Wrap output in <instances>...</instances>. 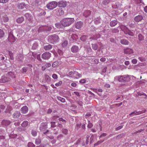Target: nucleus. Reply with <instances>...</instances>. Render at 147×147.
Wrapping results in <instances>:
<instances>
[{"label":"nucleus","mask_w":147,"mask_h":147,"mask_svg":"<svg viewBox=\"0 0 147 147\" xmlns=\"http://www.w3.org/2000/svg\"><path fill=\"white\" fill-rule=\"evenodd\" d=\"M117 77L118 78V80L119 82H123V76H119L117 77H116L115 78Z\"/></svg>","instance_id":"34"},{"label":"nucleus","mask_w":147,"mask_h":147,"mask_svg":"<svg viewBox=\"0 0 147 147\" xmlns=\"http://www.w3.org/2000/svg\"><path fill=\"white\" fill-rule=\"evenodd\" d=\"M90 136L89 135H87L86 137V144H88L89 142V138H90Z\"/></svg>","instance_id":"45"},{"label":"nucleus","mask_w":147,"mask_h":147,"mask_svg":"<svg viewBox=\"0 0 147 147\" xmlns=\"http://www.w3.org/2000/svg\"><path fill=\"white\" fill-rule=\"evenodd\" d=\"M68 43L67 41H65L63 43H62L61 45L63 47H65L67 46Z\"/></svg>","instance_id":"36"},{"label":"nucleus","mask_w":147,"mask_h":147,"mask_svg":"<svg viewBox=\"0 0 147 147\" xmlns=\"http://www.w3.org/2000/svg\"><path fill=\"white\" fill-rule=\"evenodd\" d=\"M83 25V22L81 21H78L76 23L75 26L76 28L79 29L81 28Z\"/></svg>","instance_id":"9"},{"label":"nucleus","mask_w":147,"mask_h":147,"mask_svg":"<svg viewBox=\"0 0 147 147\" xmlns=\"http://www.w3.org/2000/svg\"><path fill=\"white\" fill-rule=\"evenodd\" d=\"M47 68L46 67L45 65H44L42 67V71H44Z\"/></svg>","instance_id":"62"},{"label":"nucleus","mask_w":147,"mask_h":147,"mask_svg":"<svg viewBox=\"0 0 147 147\" xmlns=\"http://www.w3.org/2000/svg\"><path fill=\"white\" fill-rule=\"evenodd\" d=\"M71 52L73 53H76L79 51V49L78 46L74 45L71 47Z\"/></svg>","instance_id":"11"},{"label":"nucleus","mask_w":147,"mask_h":147,"mask_svg":"<svg viewBox=\"0 0 147 147\" xmlns=\"http://www.w3.org/2000/svg\"><path fill=\"white\" fill-rule=\"evenodd\" d=\"M92 126L93 125L92 123L90 122V121H88L87 127L89 128H90L92 127Z\"/></svg>","instance_id":"44"},{"label":"nucleus","mask_w":147,"mask_h":147,"mask_svg":"<svg viewBox=\"0 0 147 147\" xmlns=\"http://www.w3.org/2000/svg\"><path fill=\"white\" fill-rule=\"evenodd\" d=\"M28 108L26 106H24L23 107L20 109L21 112L23 114L26 113L28 112Z\"/></svg>","instance_id":"12"},{"label":"nucleus","mask_w":147,"mask_h":147,"mask_svg":"<svg viewBox=\"0 0 147 147\" xmlns=\"http://www.w3.org/2000/svg\"><path fill=\"white\" fill-rule=\"evenodd\" d=\"M74 74L79 77H82V75L77 72H74Z\"/></svg>","instance_id":"48"},{"label":"nucleus","mask_w":147,"mask_h":147,"mask_svg":"<svg viewBox=\"0 0 147 147\" xmlns=\"http://www.w3.org/2000/svg\"><path fill=\"white\" fill-rule=\"evenodd\" d=\"M123 51L124 53L127 54H129L132 53H133L132 49L129 48H127L124 49H123Z\"/></svg>","instance_id":"13"},{"label":"nucleus","mask_w":147,"mask_h":147,"mask_svg":"<svg viewBox=\"0 0 147 147\" xmlns=\"http://www.w3.org/2000/svg\"><path fill=\"white\" fill-rule=\"evenodd\" d=\"M92 48L94 50H96L98 48V46L96 44H92Z\"/></svg>","instance_id":"32"},{"label":"nucleus","mask_w":147,"mask_h":147,"mask_svg":"<svg viewBox=\"0 0 147 147\" xmlns=\"http://www.w3.org/2000/svg\"><path fill=\"white\" fill-rule=\"evenodd\" d=\"M20 115V113L19 112H15L13 115V117L14 118H18L19 117Z\"/></svg>","instance_id":"19"},{"label":"nucleus","mask_w":147,"mask_h":147,"mask_svg":"<svg viewBox=\"0 0 147 147\" xmlns=\"http://www.w3.org/2000/svg\"><path fill=\"white\" fill-rule=\"evenodd\" d=\"M87 37L86 35H83L80 37V39L82 41H84L86 40Z\"/></svg>","instance_id":"43"},{"label":"nucleus","mask_w":147,"mask_h":147,"mask_svg":"<svg viewBox=\"0 0 147 147\" xmlns=\"http://www.w3.org/2000/svg\"><path fill=\"white\" fill-rule=\"evenodd\" d=\"M55 25V26L57 28H61L63 26L61 24V22L56 23Z\"/></svg>","instance_id":"27"},{"label":"nucleus","mask_w":147,"mask_h":147,"mask_svg":"<svg viewBox=\"0 0 147 147\" xmlns=\"http://www.w3.org/2000/svg\"><path fill=\"white\" fill-rule=\"evenodd\" d=\"M121 44L125 45H128L129 44V42L125 39H122L120 41Z\"/></svg>","instance_id":"22"},{"label":"nucleus","mask_w":147,"mask_h":147,"mask_svg":"<svg viewBox=\"0 0 147 147\" xmlns=\"http://www.w3.org/2000/svg\"><path fill=\"white\" fill-rule=\"evenodd\" d=\"M5 33L2 30L0 29V38L3 37Z\"/></svg>","instance_id":"38"},{"label":"nucleus","mask_w":147,"mask_h":147,"mask_svg":"<svg viewBox=\"0 0 147 147\" xmlns=\"http://www.w3.org/2000/svg\"><path fill=\"white\" fill-rule=\"evenodd\" d=\"M52 77L53 78L55 79H57L58 78L57 75L55 74H53Z\"/></svg>","instance_id":"52"},{"label":"nucleus","mask_w":147,"mask_h":147,"mask_svg":"<svg viewBox=\"0 0 147 147\" xmlns=\"http://www.w3.org/2000/svg\"><path fill=\"white\" fill-rule=\"evenodd\" d=\"M57 5L58 3L57 2L53 1L47 4L46 7L47 8L49 9H52L55 8L57 6Z\"/></svg>","instance_id":"2"},{"label":"nucleus","mask_w":147,"mask_h":147,"mask_svg":"<svg viewBox=\"0 0 147 147\" xmlns=\"http://www.w3.org/2000/svg\"><path fill=\"white\" fill-rule=\"evenodd\" d=\"M129 62L128 61H126L124 62V64L126 65H128L129 64Z\"/></svg>","instance_id":"64"},{"label":"nucleus","mask_w":147,"mask_h":147,"mask_svg":"<svg viewBox=\"0 0 147 147\" xmlns=\"http://www.w3.org/2000/svg\"><path fill=\"white\" fill-rule=\"evenodd\" d=\"M51 56V54L49 52H46L43 53L41 56L42 59L45 60H48Z\"/></svg>","instance_id":"4"},{"label":"nucleus","mask_w":147,"mask_h":147,"mask_svg":"<svg viewBox=\"0 0 147 147\" xmlns=\"http://www.w3.org/2000/svg\"><path fill=\"white\" fill-rule=\"evenodd\" d=\"M9 55L10 56V59L11 60H13L14 59L13 57V53L11 51H9Z\"/></svg>","instance_id":"35"},{"label":"nucleus","mask_w":147,"mask_h":147,"mask_svg":"<svg viewBox=\"0 0 147 147\" xmlns=\"http://www.w3.org/2000/svg\"><path fill=\"white\" fill-rule=\"evenodd\" d=\"M59 37L58 36L55 34L50 35L48 36V40L51 43H53L57 41Z\"/></svg>","instance_id":"3"},{"label":"nucleus","mask_w":147,"mask_h":147,"mask_svg":"<svg viewBox=\"0 0 147 147\" xmlns=\"http://www.w3.org/2000/svg\"><path fill=\"white\" fill-rule=\"evenodd\" d=\"M56 13L57 15H61L64 13V11L63 10L62 8L57 9L55 10Z\"/></svg>","instance_id":"10"},{"label":"nucleus","mask_w":147,"mask_h":147,"mask_svg":"<svg viewBox=\"0 0 147 147\" xmlns=\"http://www.w3.org/2000/svg\"><path fill=\"white\" fill-rule=\"evenodd\" d=\"M77 102L78 104L80 106H82L83 105V102L80 100H78L77 101Z\"/></svg>","instance_id":"47"},{"label":"nucleus","mask_w":147,"mask_h":147,"mask_svg":"<svg viewBox=\"0 0 147 147\" xmlns=\"http://www.w3.org/2000/svg\"><path fill=\"white\" fill-rule=\"evenodd\" d=\"M31 134L33 136L35 137L37 135V132L36 131L34 130H32V131Z\"/></svg>","instance_id":"41"},{"label":"nucleus","mask_w":147,"mask_h":147,"mask_svg":"<svg viewBox=\"0 0 147 147\" xmlns=\"http://www.w3.org/2000/svg\"><path fill=\"white\" fill-rule=\"evenodd\" d=\"M35 145L32 143L29 142L28 144V147H35Z\"/></svg>","instance_id":"40"},{"label":"nucleus","mask_w":147,"mask_h":147,"mask_svg":"<svg viewBox=\"0 0 147 147\" xmlns=\"http://www.w3.org/2000/svg\"><path fill=\"white\" fill-rule=\"evenodd\" d=\"M132 62L134 64H136L137 62V61L136 59H133L132 61Z\"/></svg>","instance_id":"61"},{"label":"nucleus","mask_w":147,"mask_h":147,"mask_svg":"<svg viewBox=\"0 0 147 147\" xmlns=\"http://www.w3.org/2000/svg\"><path fill=\"white\" fill-rule=\"evenodd\" d=\"M104 140H103L102 141H98L97 143H96L95 144H94V145L95 146L97 145L100 144L101 143H102L103 142H104Z\"/></svg>","instance_id":"54"},{"label":"nucleus","mask_w":147,"mask_h":147,"mask_svg":"<svg viewBox=\"0 0 147 147\" xmlns=\"http://www.w3.org/2000/svg\"><path fill=\"white\" fill-rule=\"evenodd\" d=\"M142 113V111H139L137 112L136 111H135L134 112L131 113L129 115L131 116H133L134 115H140Z\"/></svg>","instance_id":"14"},{"label":"nucleus","mask_w":147,"mask_h":147,"mask_svg":"<svg viewBox=\"0 0 147 147\" xmlns=\"http://www.w3.org/2000/svg\"><path fill=\"white\" fill-rule=\"evenodd\" d=\"M59 63L57 61H55L52 64V66L53 67H55L56 66H59Z\"/></svg>","instance_id":"33"},{"label":"nucleus","mask_w":147,"mask_h":147,"mask_svg":"<svg viewBox=\"0 0 147 147\" xmlns=\"http://www.w3.org/2000/svg\"><path fill=\"white\" fill-rule=\"evenodd\" d=\"M55 122H51V127H54L56 126L55 125Z\"/></svg>","instance_id":"49"},{"label":"nucleus","mask_w":147,"mask_h":147,"mask_svg":"<svg viewBox=\"0 0 147 147\" xmlns=\"http://www.w3.org/2000/svg\"><path fill=\"white\" fill-rule=\"evenodd\" d=\"M125 34H128L129 35L131 36H132L134 35V34L133 32H131L130 30L128 29L125 32Z\"/></svg>","instance_id":"29"},{"label":"nucleus","mask_w":147,"mask_h":147,"mask_svg":"<svg viewBox=\"0 0 147 147\" xmlns=\"http://www.w3.org/2000/svg\"><path fill=\"white\" fill-rule=\"evenodd\" d=\"M74 93L77 96H80V93L78 92H74Z\"/></svg>","instance_id":"58"},{"label":"nucleus","mask_w":147,"mask_h":147,"mask_svg":"<svg viewBox=\"0 0 147 147\" xmlns=\"http://www.w3.org/2000/svg\"><path fill=\"white\" fill-rule=\"evenodd\" d=\"M9 0H0V3H5L8 2Z\"/></svg>","instance_id":"51"},{"label":"nucleus","mask_w":147,"mask_h":147,"mask_svg":"<svg viewBox=\"0 0 147 147\" xmlns=\"http://www.w3.org/2000/svg\"><path fill=\"white\" fill-rule=\"evenodd\" d=\"M117 24V20H113L111 21L110 23V25L111 27L115 26Z\"/></svg>","instance_id":"15"},{"label":"nucleus","mask_w":147,"mask_h":147,"mask_svg":"<svg viewBox=\"0 0 147 147\" xmlns=\"http://www.w3.org/2000/svg\"><path fill=\"white\" fill-rule=\"evenodd\" d=\"M45 78L47 81L50 82L51 81V78L48 75L46 74L45 75Z\"/></svg>","instance_id":"37"},{"label":"nucleus","mask_w":147,"mask_h":147,"mask_svg":"<svg viewBox=\"0 0 147 147\" xmlns=\"http://www.w3.org/2000/svg\"><path fill=\"white\" fill-rule=\"evenodd\" d=\"M100 60L101 61L103 62L106 61V59L105 58L102 57L100 59Z\"/></svg>","instance_id":"59"},{"label":"nucleus","mask_w":147,"mask_h":147,"mask_svg":"<svg viewBox=\"0 0 147 147\" xmlns=\"http://www.w3.org/2000/svg\"><path fill=\"white\" fill-rule=\"evenodd\" d=\"M25 6V3H22L18 4L17 5V7L18 9H22Z\"/></svg>","instance_id":"16"},{"label":"nucleus","mask_w":147,"mask_h":147,"mask_svg":"<svg viewBox=\"0 0 147 147\" xmlns=\"http://www.w3.org/2000/svg\"><path fill=\"white\" fill-rule=\"evenodd\" d=\"M138 59L141 62H144L145 61L144 59L142 57H139Z\"/></svg>","instance_id":"56"},{"label":"nucleus","mask_w":147,"mask_h":147,"mask_svg":"<svg viewBox=\"0 0 147 147\" xmlns=\"http://www.w3.org/2000/svg\"><path fill=\"white\" fill-rule=\"evenodd\" d=\"M67 5V2L65 1H61L58 2V6L59 7H65Z\"/></svg>","instance_id":"7"},{"label":"nucleus","mask_w":147,"mask_h":147,"mask_svg":"<svg viewBox=\"0 0 147 147\" xmlns=\"http://www.w3.org/2000/svg\"><path fill=\"white\" fill-rule=\"evenodd\" d=\"M120 28L121 29V30L123 31L124 33L125 32L127 31V30L128 28L126 27L125 26L121 25L120 26Z\"/></svg>","instance_id":"23"},{"label":"nucleus","mask_w":147,"mask_h":147,"mask_svg":"<svg viewBox=\"0 0 147 147\" xmlns=\"http://www.w3.org/2000/svg\"><path fill=\"white\" fill-rule=\"evenodd\" d=\"M2 123L3 124L6 126L10 124L11 122L7 120H4L3 121Z\"/></svg>","instance_id":"26"},{"label":"nucleus","mask_w":147,"mask_h":147,"mask_svg":"<svg viewBox=\"0 0 147 147\" xmlns=\"http://www.w3.org/2000/svg\"><path fill=\"white\" fill-rule=\"evenodd\" d=\"M8 39L11 42H14L15 41V37L13 34V32L11 31H10L9 34Z\"/></svg>","instance_id":"6"},{"label":"nucleus","mask_w":147,"mask_h":147,"mask_svg":"<svg viewBox=\"0 0 147 147\" xmlns=\"http://www.w3.org/2000/svg\"><path fill=\"white\" fill-rule=\"evenodd\" d=\"M123 82L128 81L129 80L130 78L127 75H125L123 76Z\"/></svg>","instance_id":"21"},{"label":"nucleus","mask_w":147,"mask_h":147,"mask_svg":"<svg viewBox=\"0 0 147 147\" xmlns=\"http://www.w3.org/2000/svg\"><path fill=\"white\" fill-rule=\"evenodd\" d=\"M62 131L63 134L65 135H67L68 132V130L67 129L64 128H63L62 129Z\"/></svg>","instance_id":"28"},{"label":"nucleus","mask_w":147,"mask_h":147,"mask_svg":"<svg viewBox=\"0 0 147 147\" xmlns=\"http://www.w3.org/2000/svg\"><path fill=\"white\" fill-rule=\"evenodd\" d=\"M58 100H60L63 103L65 101V98L60 97H59L58 98Z\"/></svg>","instance_id":"39"},{"label":"nucleus","mask_w":147,"mask_h":147,"mask_svg":"<svg viewBox=\"0 0 147 147\" xmlns=\"http://www.w3.org/2000/svg\"><path fill=\"white\" fill-rule=\"evenodd\" d=\"M143 17L141 15H138L134 17V20L136 22H141L143 20Z\"/></svg>","instance_id":"8"},{"label":"nucleus","mask_w":147,"mask_h":147,"mask_svg":"<svg viewBox=\"0 0 147 147\" xmlns=\"http://www.w3.org/2000/svg\"><path fill=\"white\" fill-rule=\"evenodd\" d=\"M73 18H66L63 19L61 21V24L63 26H68L74 22Z\"/></svg>","instance_id":"1"},{"label":"nucleus","mask_w":147,"mask_h":147,"mask_svg":"<svg viewBox=\"0 0 147 147\" xmlns=\"http://www.w3.org/2000/svg\"><path fill=\"white\" fill-rule=\"evenodd\" d=\"M138 37L139 40L140 41L144 39V37L142 35L140 34L138 35Z\"/></svg>","instance_id":"42"},{"label":"nucleus","mask_w":147,"mask_h":147,"mask_svg":"<svg viewBox=\"0 0 147 147\" xmlns=\"http://www.w3.org/2000/svg\"><path fill=\"white\" fill-rule=\"evenodd\" d=\"M47 68L51 66V65L50 63H47L45 65Z\"/></svg>","instance_id":"63"},{"label":"nucleus","mask_w":147,"mask_h":147,"mask_svg":"<svg viewBox=\"0 0 147 147\" xmlns=\"http://www.w3.org/2000/svg\"><path fill=\"white\" fill-rule=\"evenodd\" d=\"M24 19L23 17L18 18L16 20V22L19 24H20L24 21Z\"/></svg>","instance_id":"17"},{"label":"nucleus","mask_w":147,"mask_h":147,"mask_svg":"<svg viewBox=\"0 0 147 147\" xmlns=\"http://www.w3.org/2000/svg\"><path fill=\"white\" fill-rule=\"evenodd\" d=\"M28 125V122L27 121H24L21 124V126L24 127H27Z\"/></svg>","instance_id":"20"},{"label":"nucleus","mask_w":147,"mask_h":147,"mask_svg":"<svg viewBox=\"0 0 147 147\" xmlns=\"http://www.w3.org/2000/svg\"><path fill=\"white\" fill-rule=\"evenodd\" d=\"M111 2V0H103L102 2V4L105 5L109 4Z\"/></svg>","instance_id":"24"},{"label":"nucleus","mask_w":147,"mask_h":147,"mask_svg":"<svg viewBox=\"0 0 147 147\" xmlns=\"http://www.w3.org/2000/svg\"><path fill=\"white\" fill-rule=\"evenodd\" d=\"M51 29L52 28L51 27L48 26L40 27L38 28V31L39 32L41 31H43L44 30V29H45L47 31H49L51 30Z\"/></svg>","instance_id":"5"},{"label":"nucleus","mask_w":147,"mask_h":147,"mask_svg":"<svg viewBox=\"0 0 147 147\" xmlns=\"http://www.w3.org/2000/svg\"><path fill=\"white\" fill-rule=\"evenodd\" d=\"M62 83V82L61 81H60L58 83L55 84V85L57 86H61Z\"/></svg>","instance_id":"46"},{"label":"nucleus","mask_w":147,"mask_h":147,"mask_svg":"<svg viewBox=\"0 0 147 147\" xmlns=\"http://www.w3.org/2000/svg\"><path fill=\"white\" fill-rule=\"evenodd\" d=\"M9 20V18L7 15H5L3 17V20L4 22H7Z\"/></svg>","instance_id":"31"},{"label":"nucleus","mask_w":147,"mask_h":147,"mask_svg":"<svg viewBox=\"0 0 147 147\" xmlns=\"http://www.w3.org/2000/svg\"><path fill=\"white\" fill-rule=\"evenodd\" d=\"M52 111V110L51 109H49L48 110L47 113L48 114L51 113Z\"/></svg>","instance_id":"60"},{"label":"nucleus","mask_w":147,"mask_h":147,"mask_svg":"<svg viewBox=\"0 0 147 147\" xmlns=\"http://www.w3.org/2000/svg\"><path fill=\"white\" fill-rule=\"evenodd\" d=\"M122 127H123V126L122 125L119 126L118 127H117L116 128L115 130L116 131L119 130L120 129H121V128H122Z\"/></svg>","instance_id":"50"},{"label":"nucleus","mask_w":147,"mask_h":147,"mask_svg":"<svg viewBox=\"0 0 147 147\" xmlns=\"http://www.w3.org/2000/svg\"><path fill=\"white\" fill-rule=\"evenodd\" d=\"M107 135V134L106 133H103L102 135L100 136L99 138H101L102 137L106 136Z\"/></svg>","instance_id":"55"},{"label":"nucleus","mask_w":147,"mask_h":147,"mask_svg":"<svg viewBox=\"0 0 147 147\" xmlns=\"http://www.w3.org/2000/svg\"><path fill=\"white\" fill-rule=\"evenodd\" d=\"M91 11L90 10H86L85 11L83 15L86 17H88L91 14Z\"/></svg>","instance_id":"18"},{"label":"nucleus","mask_w":147,"mask_h":147,"mask_svg":"<svg viewBox=\"0 0 147 147\" xmlns=\"http://www.w3.org/2000/svg\"><path fill=\"white\" fill-rule=\"evenodd\" d=\"M86 80L84 79H81L79 81L81 83H84L86 82Z\"/></svg>","instance_id":"57"},{"label":"nucleus","mask_w":147,"mask_h":147,"mask_svg":"<svg viewBox=\"0 0 147 147\" xmlns=\"http://www.w3.org/2000/svg\"><path fill=\"white\" fill-rule=\"evenodd\" d=\"M52 46L51 45H46L44 47V49L45 50H49L52 49Z\"/></svg>","instance_id":"25"},{"label":"nucleus","mask_w":147,"mask_h":147,"mask_svg":"<svg viewBox=\"0 0 147 147\" xmlns=\"http://www.w3.org/2000/svg\"><path fill=\"white\" fill-rule=\"evenodd\" d=\"M41 143V140L40 138H38L35 140V144L37 145L40 144Z\"/></svg>","instance_id":"30"},{"label":"nucleus","mask_w":147,"mask_h":147,"mask_svg":"<svg viewBox=\"0 0 147 147\" xmlns=\"http://www.w3.org/2000/svg\"><path fill=\"white\" fill-rule=\"evenodd\" d=\"M59 120L60 121H61L62 122H64V123H66L67 122L64 119L62 118H59Z\"/></svg>","instance_id":"53"}]
</instances>
